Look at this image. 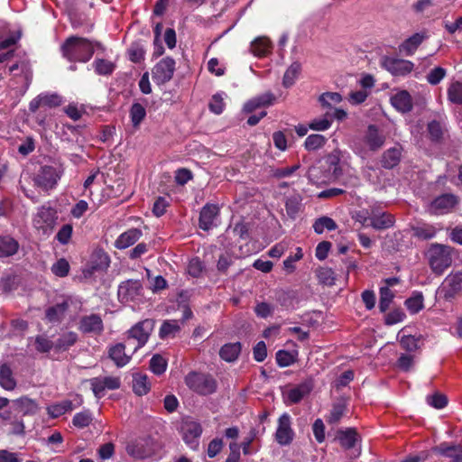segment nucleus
Returning <instances> with one entry per match:
<instances>
[{"instance_id":"obj_9","label":"nucleus","mask_w":462,"mask_h":462,"mask_svg":"<svg viewBox=\"0 0 462 462\" xmlns=\"http://www.w3.org/2000/svg\"><path fill=\"white\" fill-rule=\"evenodd\" d=\"M78 328L82 334L97 337L102 335L105 327L100 315L92 313L80 317Z\"/></svg>"},{"instance_id":"obj_16","label":"nucleus","mask_w":462,"mask_h":462,"mask_svg":"<svg viewBox=\"0 0 462 462\" xmlns=\"http://www.w3.org/2000/svg\"><path fill=\"white\" fill-rule=\"evenodd\" d=\"M458 203V199L454 194H442L431 202L430 209L437 215H442L449 212Z\"/></svg>"},{"instance_id":"obj_2","label":"nucleus","mask_w":462,"mask_h":462,"mask_svg":"<svg viewBox=\"0 0 462 462\" xmlns=\"http://www.w3.org/2000/svg\"><path fill=\"white\" fill-rule=\"evenodd\" d=\"M454 249L446 245L433 243L427 251V258L431 271L435 274H442L452 263Z\"/></svg>"},{"instance_id":"obj_18","label":"nucleus","mask_w":462,"mask_h":462,"mask_svg":"<svg viewBox=\"0 0 462 462\" xmlns=\"http://www.w3.org/2000/svg\"><path fill=\"white\" fill-rule=\"evenodd\" d=\"M313 387L312 379L308 378L301 383L290 388L286 392V397L291 403H298L312 391Z\"/></svg>"},{"instance_id":"obj_41","label":"nucleus","mask_w":462,"mask_h":462,"mask_svg":"<svg viewBox=\"0 0 462 462\" xmlns=\"http://www.w3.org/2000/svg\"><path fill=\"white\" fill-rule=\"evenodd\" d=\"M78 340L76 332L69 331L62 334L55 342V347L59 350H67Z\"/></svg>"},{"instance_id":"obj_42","label":"nucleus","mask_w":462,"mask_h":462,"mask_svg":"<svg viewBox=\"0 0 462 462\" xmlns=\"http://www.w3.org/2000/svg\"><path fill=\"white\" fill-rule=\"evenodd\" d=\"M126 452L134 458H144L149 456L144 448L143 440H135L127 444Z\"/></svg>"},{"instance_id":"obj_53","label":"nucleus","mask_w":462,"mask_h":462,"mask_svg":"<svg viewBox=\"0 0 462 462\" xmlns=\"http://www.w3.org/2000/svg\"><path fill=\"white\" fill-rule=\"evenodd\" d=\"M319 281L325 285H333L336 280L335 272L328 267H321L317 271Z\"/></svg>"},{"instance_id":"obj_39","label":"nucleus","mask_w":462,"mask_h":462,"mask_svg":"<svg viewBox=\"0 0 462 462\" xmlns=\"http://www.w3.org/2000/svg\"><path fill=\"white\" fill-rule=\"evenodd\" d=\"M429 137L432 142L439 143L444 137V127L439 121L432 120L427 125Z\"/></svg>"},{"instance_id":"obj_60","label":"nucleus","mask_w":462,"mask_h":462,"mask_svg":"<svg viewBox=\"0 0 462 462\" xmlns=\"http://www.w3.org/2000/svg\"><path fill=\"white\" fill-rule=\"evenodd\" d=\"M447 75V70L442 67H435L427 75V81L430 85H438Z\"/></svg>"},{"instance_id":"obj_40","label":"nucleus","mask_w":462,"mask_h":462,"mask_svg":"<svg viewBox=\"0 0 462 462\" xmlns=\"http://www.w3.org/2000/svg\"><path fill=\"white\" fill-rule=\"evenodd\" d=\"M95 72L97 75L108 76L116 69V64L105 59H96L93 62Z\"/></svg>"},{"instance_id":"obj_43","label":"nucleus","mask_w":462,"mask_h":462,"mask_svg":"<svg viewBox=\"0 0 462 462\" xmlns=\"http://www.w3.org/2000/svg\"><path fill=\"white\" fill-rule=\"evenodd\" d=\"M327 142V138L319 134H310L305 142L304 147L307 151H316L322 148Z\"/></svg>"},{"instance_id":"obj_10","label":"nucleus","mask_w":462,"mask_h":462,"mask_svg":"<svg viewBox=\"0 0 462 462\" xmlns=\"http://www.w3.org/2000/svg\"><path fill=\"white\" fill-rule=\"evenodd\" d=\"M57 218V211L54 208L42 206L39 208L33 218V226L36 229L42 230L45 234L53 229Z\"/></svg>"},{"instance_id":"obj_62","label":"nucleus","mask_w":462,"mask_h":462,"mask_svg":"<svg viewBox=\"0 0 462 462\" xmlns=\"http://www.w3.org/2000/svg\"><path fill=\"white\" fill-rule=\"evenodd\" d=\"M42 106L55 108L62 104V97L58 94H41Z\"/></svg>"},{"instance_id":"obj_17","label":"nucleus","mask_w":462,"mask_h":462,"mask_svg":"<svg viewBox=\"0 0 462 462\" xmlns=\"http://www.w3.org/2000/svg\"><path fill=\"white\" fill-rule=\"evenodd\" d=\"M391 105L400 113L406 114L412 110L413 100L407 90H399L390 98Z\"/></svg>"},{"instance_id":"obj_23","label":"nucleus","mask_w":462,"mask_h":462,"mask_svg":"<svg viewBox=\"0 0 462 462\" xmlns=\"http://www.w3.org/2000/svg\"><path fill=\"white\" fill-rule=\"evenodd\" d=\"M427 38L426 32H416L400 44L399 51L406 56H411Z\"/></svg>"},{"instance_id":"obj_61","label":"nucleus","mask_w":462,"mask_h":462,"mask_svg":"<svg viewBox=\"0 0 462 462\" xmlns=\"http://www.w3.org/2000/svg\"><path fill=\"white\" fill-rule=\"evenodd\" d=\"M225 106L226 104L224 102L222 95L219 93L213 95L208 104L209 110L216 115H220L223 113Z\"/></svg>"},{"instance_id":"obj_48","label":"nucleus","mask_w":462,"mask_h":462,"mask_svg":"<svg viewBox=\"0 0 462 462\" xmlns=\"http://www.w3.org/2000/svg\"><path fill=\"white\" fill-rule=\"evenodd\" d=\"M379 293V310L381 312L384 313L389 309L390 304L394 298V294L388 287H381Z\"/></svg>"},{"instance_id":"obj_29","label":"nucleus","mask_w":462,"mask_h":462,"mask_svg":"<svg viewBox=\"0 0 462 462\" xmlns=\"http://www.w3.org/2000/svg\"><path fill=\"white\" fill-rule=\"evenodd\" d=\"M347 410V400L340 398L337 402H334L329 414L327 416V422L334 425L337 424L342 417L346 414Z\"/></svg>"},{"instance_id":"obj_22","label":"nucleus","mask_w":462,"mask_h":462,"mask_svg":"<svg viewBox=\"0 0 462 462\" xmlns=\"http://www.w3.org/2000/svg\"><path fill=\"white\" fill-rule=\"evenodd\" d=\"M336 439L338 440L340 446L345 449L355 448L356 443L360 441V436L355 428L338 430Z\"/></svg>"},{"instance_id":"obj_52","label":"nucleus","mask_w":462,"mask_h":462,"mask_svg":"<svg viewBox=\"0 0 462 462\" xmlns=\"http://www.w3.org/2000/svg\"><path fill=\"white\" fill-rule=\"evenodd\" d=\"M427 403L435 409H443L448 404V398L445 394L436 392L426 397Z\"/></svg>"},{"instance_id":"obj_7","label":"nucleus","mask_w":462,"mask_h":462,"mask_svg":"<svg viewBox=\"0 0 462 462\" xmlns=\"http://www.w3.org/2000/svg\"><path fill=\"white\" fill-rule=\"evenodd\" d=\"M414 63L408 60L383 56L381 67L394 77H406L414 69Z\"/></svg>"},{"instance_id":"obj_13","label":"nucleus","mask_w":462,"mask_h":462,"mask_svg":"<svg viewBox=\"0 0 462 462\" xmlns=\"http://www.w3.org/2000/svg\"><path fill=\"white\" fill-rule=\"evenodd\" d=\"M386 135L376 125H369L364 134L363 142L372 152L379 151L385 143Z\"/></svg>"},{"instance_id":"obj_4","label":"nucleus","mask_w":462,"mask_h":462,"mask_svg":"<svg viewBox=\"0 0 462 462\" xmlns=\"http://www.w3.org/2000/svg\"><path fill=\"white\" fill-rule=\"evenodd\" d=\"M64 173L61 164L58 166L43 165L34 178L35 184L44 191L53 189Z\"/></svg>"},{"instance_id":"obj_56","label":"nucleus","mask_w":462,"mask_h":462,"mask_svg":"<svg viewBox=\"0 0 462 462\" xmlns=\"http://www.w3.org/2000/svg\"><path fill=\"white\" fill-rule=\"evenodd\" d=\"M319 101L323 107H331L332 104H338L342 97L337 92H326L319 96Z\"/></svg>"},{"instance_id":"obj_34","label":"nucleus","mask_w":462,"mask_h":462,"mask_svg":"<svg viewBox=\"0 0 462 462\" xmlns=\"http://www.w3.org/2000/svg\"><path fill=\"white\" fill-rule=\"evenodd\" d=\"M272 42L267 37H258L251 43V51L258 57L266 56L271 52Z\"/></svg>"},{"instance_id":"obj_6","label":"nucleus","mask_w":462,"mask_h":462,"mask_svg":"<svg viewBox=\"0 0 462 462\" xmlns=\"http://www.w3.org/2000/svg\"><path fill=\"white\" fill-rule=\"evenodd\" d=\"M200 423L190 418H185L180 424V433L184 442L192 449L197 450L199 445V438L202 434Z\"/></svg>"},{"instance_id":"obj_57","label":"nucleus","mask_w":462,"mask_h":462,"mask_svg":"<svg viewBox=\"0 0 462 462\" xmlns=\"http://www.w3.org/2000/svg\"><path fill=\"white\" fill-rule=\"evenodd\" d=\"M150 386L147 377H134L133 380V391L139 396L146 394L150 390Z\"/></svg>"},{"instance_id":"obj_15","label":"nucleus","mask_w":462,"mask_h":462,"mask_svg":"<svg viewBox=\"0 0 462 462\" xmlns=\"http://www.w3.org/2000/svg\"><path fill=\"white\" fill-rule=\"evenodd\" d=\"M291 416L288 413H283L279 418L275 439L282 446L291 444L293 439L294 432L291 427Z\"/></svg>"},{"instance_id":"obj_1","label":"nucleus","mask_w":462,"mask_h":462,"mask_svg":"<svg viewBox=\"0 0 462 462\" xmlns=\"http://www.w3.org/2000/svg\"><path fill=\"white\" fill-rule=\"evenodd\" d=\"M60 52L69 62L86 63L94 55V42L88 38L71 35L60 45Z\"/></svg>"},{"instance_id":"obj_27","label":"nucleus","mask_w":462,"mask_h":462,"mask_svg":"<svg viewBox=\"0 0 462 462\" xmlns=\"http://www.w3.org/2000/svg\"><path fill=\"white\" fill-rule=\"evenodd\" d=\"M242 351V344L240 342L224 344L219 349V356L227 363L236 361Z\"/></svg>"},{"instance_id":"obj_12","label":"nucleus","mask_w":462,"mask_h":462,"mask_svg":"<svg viewBox=\"0 0 462 462\" xmlns=\"http://www.w3.org/2000/svg\"><path fill=\"white\" fill-rule=\"evenodd\" d=\"M185 383L193 392L200 395L213 393L217 389V382L213 377H184Z\"/></svg>"},{"instance_id":"obj_38","label":"nucleus","mask_w":462,"mask_h":462,"mask_svg":"<svg viewBox=\"0 0 462 462\" xmlns=\"http://www.w3.org/2000/svg\"><path fill=\"white\" fill-rule=\"evenodd\" d=\"M301 70V65L300 62L295 61L286 69L283 79L282 85L284 88H290L294 85L296 79L298 78Z\"/></svg>"},{"instance_id":"obj_63","label":"nucleus","mask_w":462,"mask_h":462,"mask_svg":"<svg viewBox=\"0 0 462 462\" xmlns=\"http://www.w3.org/2000/svg\"><path fill=\"white\" fill-rule=\"evenodd\" d=\"M73 233V226L71 224L63 225L56 235V239L61 245L69 244Z\"/></svg>"},{"instance_id":"obj_47","label":"nucleus","mask_w":462,"mask_h":462,"mask_svg":"<svg viewBox=\"0 0 462 462\" xmlns=\"http://www.w3.org/2000/svg\"><path fill=\"white\" fill-rule=\"evenodd\" d=\"M404 304L411 314L420 312L424 308L422 293L419 292L412 297L408 298Z\"/></svg>"},{"instance_id":"obj_28","label":"nucleus","mask_w":462,"mask_h":462,"mask_svg":"<svg viewBox=\"0 0 462 462\" xmlns=\"http://www.w3.org/2000/svg\"><path fill=\"white\" fill-rule=\"evenodd\" d=\"M412 236L419 240H430L436 236L438 228L429 223H418L411 226Z\"/></svg>"},{"instance_id":"obj_54","label":"nucleus","mask_w":462,"mask_h":462,"mask_svg":"<svg viewBox=\"0 0 462 462\" xmlns=\"http://www.w3.org/2000/svg\"><path fill=\"white\" fill-rule=\"evenodd\" d=\"M92 414L89 411H84L76 413L72 419V423L75 427L83 429L88 427L92 421Z\"/></svg>"},{"instance_id":"obj_19","label":"nucleus","mask_w":462,"mask_h":462,"mask_svg":"<svg viewBox=\"0 0 462 462\" xmlns=\"http://www.w3.org/2000/svg\"><path fill=\"white\" fill-rule=\"evenodd\" d=\"M432 452L451 459V462H460L462 460V446L442 442L432 448Z\"/></svg>"},{"instance_id":"obj_50","label":"nucleus","mask_w":462,"mask_h":462,"mask_svg":"<svg viewBox=\"0 0 462 462\" xmlns=\"http://www.w3.org/2000/svg\"><path fill=\"white\" fill-rule=\"evenodd\" d=\"M205 270L204 262L200 260L199 257L196 256L189 260L188 264V273L194 277L199 278L201 276L202 273Z\"/></svg>"},{"instance_id":"obj_49","label":"nucleus","mask_w":462,"mask_h":462,"mask_svg":"<svg viewBox=\"0 0 462 462\" xmlns=\"http://www.w3.org/2000/svg\"><path fill=\"white\" fill-rule=\"evenodd\" d=\"M297 356V351L279 350L276 353V362L282 367L289 366L295 362Z\"/></svg>"},{"instance_id":"obj_51","label":"nucleus","mask_w":462,"mask_h":462,"mask_svg":"<svg viewBox=\"0 0 462 462\" xmlns=\"http://www.w3.org/2000/svg\"><path fill=\"white\" fill-rule=\"evenodd\" d=\"M329 113H326L323 117L315 118L309 124V128L314 131H326L332 125L331 118L328 117Z\"/></svg>"},{"instance_id":"obj_8","label":"nucleus","mask_w":462,"mask_h":462,"mask_svg":"<svg viewBox=\"0 0 462 462\" xmlns=\"http://www.w3.org/2000/svg\"><path fill=\"white\" fill-rule=\"evenodd\" d=\"M175 60L171 57L161 60L152 69V79L157 85L169 82L175 71Z\"/></svg>"},{"instance_id":"obj_24","label":"nucleus","mask_w":462,"mask_h":462,"mask_svg":"<svg viewBox=\"0 0 462 462\" xmlns=\"http://www.w3.org/2000/svg\"><path fill=\"white\" fill-rule=\"evenodd\" d=\"M394 222L395 218L393 215L387 212L376 213L375 210L373 209L369 226L376 230H383L392 227Z\"/></svg>"},{"instance_id":"obj_30","label":"nucleus","mask_w":462,"mask_h":462,"mask_svg":"<svg viewBox=\"0 0 462 462\" xmlns=\"http://www.w3.org/2000/svg\"><path fill=\"white\" fill-rule=\"evenodd\" d=\"M19 243L11 236H0V257H9L19 250Z\"/></svg>"},{"instance_id":"obj_11","label":"nucleus","mask_w":462,"mask_h":462,"mask_svg":"<svg viewBox=\"0 0 462 462\" xmlns=\"http://www.w3.org/2000/svg\"><path fill=\"white\" fill-rule=\"evenodd\" d=\"M462 290V273H456L446 278L439 291V297L447 301L453 300Z\"/></svg>"},{"instance_id":"obj_31","label":"nucleus","mask_w":462,"mask_h":462,"mask_svg":"<svg viewBox=\"0 0 462 462\" xmlns=\"http://www.w3.org/2000/svg\"><path fill=\"white\" fill-rule=\"evenodd\" d=\"M39 408L38 404L33 401L26 397H23L18 399L14 407V411L17 414H21L23 416L25 415H33L37 413Z\"/></svg>"},{"instance_id":"obj_33","label":"nucleus","mask_w":462,"mask_h":462,"mask_svg":"<svg viewBox=\"0 0 462 462\" xmlns=\"http://www.w3.org/2000/svg\"><path fill=\"white\" fill-rule=\"evenodd\" d=\"M265 432V427L264 426H257L254 428H252L250 431L248 432V435L245 438L244 441L241 443L243 453L245 456L251 455L254 453V451L251 448V445L253 441L256 439H258L260 436H262Z\"/></svg>"},{"instance_id":"obj_26","label":"nucleus","mask_w":462,"mask_h":462,"mask_svg":"<svg viewBox=\"0 0 462 462\" xmlns=\"http://www.w3.org/2000/svg\"><path fill=\"white\" fill-rule=\"evenodd\" d=\"M128 345L125 343H117L112 346L108 350L109 357L118 367L125 366L131 359V356L125 354V348Z\"/></svg>"},{"instance_id":"obj_25","label":"nucleus","mask_w":462,"mask_h":462,"mask_svg":"<svg viewBox=\"0 0 462 462\" xmlns=\"http://www.w3.org/2000/svg\"><path fill=\"white\" fill-rule=\"evenodd\" d=\"M143 236V232L138 228H130L122 233L115 242L117 249H125L137 242Z\"/></svg>"},{"instance_id":"obj_21","label":"nucleus","mask_w":462,"mask_h":462,"mask_svg":"<svg viewBox=\"0 0 462 462\" xmlns=\"http://www.w3.org/2000/svg\"><path fill=\"white\" fill-rule=\"evenodd\" d=\"M402 152V148L400 144L384 151L380 160L381 166L387 170L396 167L401 162Z\"/></svg>"},{"instance_id":"obj_5","label":"nucleus","mask_w":462,"mask_h":462,"mask_svg":"<svg viewBox=\"0 0 462 462\" xmlns=\"http://www.w3.org/2000/svg\"><path fill=\"white\" fill-rule=\"evenodd\" d=\"M143 287L140 280L129 279L122 282L117 289L118 300L121 303L134 302L143 296Z\"/></svg>"},{"instance_id":"obj_37","label":"nucleus","mask_w":462,"mask_h":462,"mask_svg":"<svg viewBox=\"0 0 462 462\" xmlns=\"http://www.w3.org/2000/svg\"><path fill=\"white\" fill-rule=\"evenodd\" d=\"M315 233L322 234L325 230L334 231L337 228V224L329 217L323 216L317 218L312 226Z\"/></svg>"},{"instance_id":"obj_59","label":"nucleus","mask_w":462,"mask_h":462,"mask_svg":"<svg viewBox=\"0 0 462 462\" xmlns=\"http://www.w3.org/2000/svg\"><path fill=\"white\" fill-rule=\"evenodd\" d=\"M285 208L290 217L294 218L300 208V199L299 196H292L287 199Z\"/></svg>"},{"instance_id":"obj_55","label":"nucleus","mask_w":462,"mask_h":462,"mask_svg":"<svg viewBox=\"0 0 462 462\" xmlns=\"http://www.w3.org/2000/svg\"><path fill=\"white\" fill-rule=\"evenodd\" d=\"M180 330V326L176 323L175 320H165L162 324L159 330V337L162 339L168 337L170 335H172Z\"/></svg>"},{"instance_id":"obj_35","label":"nucleus","mask_w":462,"mask_h":462,"mask_svg":"<svg viewBox=\"0 0 462 462\" xmlns=\"http://www.w3.org/2000/svg\"><path fill=\"white\" fill-rule=\"evenodd\" d=\"M74 408L75 406L70 400H63L50 405L47 410L51 417L58 418L68 411H71Z\"/></svg>"},{"instance_id":"obj_32","label":"nucleus","mask_w":462,"mask_h":462,"mask_svg":"<svg viewBox=\"0 0 462 462\" xmlns=\"http://www.w3.org/2000/svg\"><path fill=\"white\" fill-rule=\"evenodd\" d=\"M69 308L67 301L57 303L45 310V318L51 323L60 322Z\"/></svg>"},{"instance_id":"obj_46","label":"nucleus","mask_w":462,"mask_h":462,"mask_svg":"<svg viewBox=\"0 0 462 462\" xmlns=\"http://www.w3.org/2000/svg\"><path fill=\"white\" fill-rule=\"evenodd\" d=\"M448 98L453 104L462 105V81H455L449 85Z\"/></svg>"},{"instance_id":"obj_3","label":"nucleus","mask_w":462,"mask_h":462,"mask_svg":"<svg viewBox=\"0 0 462 462\" xmlns=\"http://www.w3.org/2000/svg\"><path fill=\"white\" fill-rule=\"evenodd\" d=\"M155 320L145 319L137 322L125 333V342L133 352L137 351L145 346L153 331Z\"/></svg>"},{"instance_id":"obj_20","label":"nucleus","mask_w":462,"mask_h":462,"mask_svg":"<svg viewBox=\"0 0 462 462\" xmlns=\"http://www.w3.org/2000/svg\"><path fill=\"white\" fill-rule=\"evenodd\" d=\"M219 213V208L215 204H206L200 210L199 226L204 231H208L214 225V220Z\"/></svg>"},{"instance_id":"obj_44","label":"nucleus","mask_w":462,"mask_h":462,"mask_svg":"<svg viewBox=\"0 0 462 462\" xmlns=\"http://www.w3.org/2000/svg\"><path fill=\"white\" fill-rule=\"evenodd\" d=\"M146 116V111L140 103H134L130 108V118L134 127H138Z\"/></svg>"},{"instance_id":"obj_58","label":"nucleus","mask_w":462,"mask_h":462,"mask_svg":"<svg viewBox=\"0 0 462 462\" xmlns=\"http://www.w3.org/2000/svg\"><path fill=\"white\" fill-rule=\"evenodd\" d=\"M51 272L58 277L63 278L69 274V263L65 258L59 259L52 266Z\"/></svg>"},{"instance_id":"obj_14","label":"nucleus","mask_w":462,"mask_h":462,"mask_svg":"<svg viewBox=\"0 0 462 462\" xmlns=\"http://www.w3.org/2000/svg\"><path fill=\"white\" fill-rule=\"evenodd\" d=\"M85 382L90 383L95 396L98 399L105 395L106 389L115 390L119 388L121 384L119 377H92Z\"/></svg>"},{"instance_id":"obj_64","label":"nucleus","mask_w":462,"mask_h":462,"mask_svg":"<svg viewBox=\"0 0 462 462\" xmlns=\"http://www.w3.org/2000/svg\"><path fill=\"white\" fill-rule=\"evenodd\" d=\"M405 318L406 315L402 309H394L385 315L384 323L392 326L402 322Z\"/></svg>"},{"instance_id":"obj_36","label":"nucleus","mask_w":462,"mask_h":462,"mask_svg":"<svg viewBox=\"0 0 462 462\" xmlns=\"http://www.w3.org/2000/svg\"><path fill=\"white\" fill-rule=\"evenodd\" d=\"M129 60L134 63H141L144 60L145 48L141 41L131 43L127 50Z\"/></svg>"},{"instance_id":"obj_45","label":"nucleus","mask_w":462,"mask_h":462,"mask_svg":"<svg viewBox=\"0 0 462 462\" xmlns=\"http://www.w3.org/2000/svg\"><path fill=\"white\" fill-rule=\"evenodd\" d=\"M167 360L159 354H155L150 360V370L156 375L162 374L167 368Z\"/></svg>"}]
</instances>
